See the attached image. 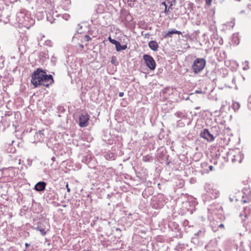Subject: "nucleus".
<instances>
[{"mask_svg":"<svg viewBox=\"0 0 251 251\" xmlns=\"http://www.w3.org/2000/svg\"><path fill=\"white\" fill-rule=\"evenodd\" d=\"M31 82L35 87L39 85L48 87L53 82L51 75H48L46 73L38 69L32 75Z\"/></svg>","mask_w":251,"mask_h":251,"instance_id":"f257e3e1","label":"nucleus"},{"mask_svg":"<svg viewBox=\"0 0 251 251\" xmlns=\"http://www.w3.org/2000/svg\"><path fill=\"white\" fill-rule=\"evenodd\" d=\"M206 64V61L203 58H197L194 61L191 69L194 74H198L203 70Z\"/></svg>","mask_w":251,"mask_h":251,"instance_id":"f03ea898","label":"nucleus"},{"mask_svg":"<svg viewBox=\"0 0 251 251\" xmlns=\"http://www.w3.org/2000/svg\"><path fill=\"white\" fill-rule=\"evenodd\" d=\"M143 59L148 67H149L151 70L155 69L156 63L154 59L151 56L148 54H145L143 56Z\"/></svg>","mask_w":251,"mask_h":251,"instance_id":"7ed1b4c3","label":"nucleus"},{"mask_svg":"<svg viewBox=\"0 0 251 251\" xmlns=\"http://www.w3.org/2000/svg\"><path fill=\"white\" fill-rule=\"evenodd\" d=\"M89 116L87 113H82L79 116V125L81 127H85L88 125Z\"/></svg>","mask_w":251,"mask_h":251,"instance_id":"20e7f679","label":"nucleus"},{"mask_svg":"<svg viewBox=\"0 0 251 251\" xmlns=\"http://www.w3.org/2000/svg\"><path fill=\"white\" fill-rule=\"evenodd\" d=\"M200 136L201 138H203L209 142H212L214 140V137L213 135L211 134L206 129H204L201 132Z\"/></svg>","mask_w":251,"mask_h":251,"instance_id":"39448f33","label":"nucleus"},{"mask_svg":"<svg viewBox=\"0 0 251 251\" xmlns=\"http://www.w3.org/2000/svg\"><path fill=\"white\" fill-rule=\"evenodd\" d=\"M46 183L43 181L38 182L35 186L34 188L37 191H41L45 189Z\"/></svg>","mask_w":251,"mask_h":251,"instance_id":"423d86ee","label":"nucleus"},{"mask_svg":"<svg viewBox=\"0 0 251 251\" xmlns=\"http://www.w3.org/2000/svg\"><path fill=\"white\" fill-rule=\"evenodd\" d=\"M149 48L153 51H156L158 48V45L157 43L155 41H151L149 43Z\"/></svg>","mask_w":251,"mask_h":251,"instance_id":"0eeeda50","label":"nucleus"},{"mask_svg":"<svg viewBox=\"0 0 251 251\" xmlns=\"http://www.w3.org/2000/svg\"><path fill=\"white\" fill-rule=\"evenodd\" d=\"M173 34H181V32L180 31H178L176 29L172 30L171 31H168V32L164 36L165 37H171L172 36V35Z\"/></svg>","mask_w":251,"mask_h":251,"instance_id":"6e6552de","label":"nucleus"},{"mask_svg":"<svg viewBox=\"0 0 251 251\" xmlns=\"http://www.w3.org/2000/svg\"><path fill=\"white\" fill-rule=\"evenodd\" d=\"M105 157L106 159L114 160L115 159V156L114 154L112 152L106 153L105 155Z\"/></svg>","mask_w":251,"mask_h":251,"instance_id":"1a4fd4ad","label":"nucleus"},{"mask_svg":"<svg viewBox=\"0 0 251 251\" xmlns=\"http://www.w3.org/2000/svg\"><path fill=\"white\" fill-rule=\"evenodd\" d=\"M240 107V104L237 102H234L232 104V108L235 111L238 110Z\"/></svg>","mask_w":251,"mask_h":251,"instance_id":"9d476101","label":"nucleus"},{"mask_svg":"<svg viewBox=\"0 0 251 251\" xmlns=\"http://www.w3.org/2000/svg\"><path fill=\"white\" fill-rule=\"evenodd\" d=\"M249 68V62L248 61H245L243 63V69L244 70H247Z\"/></svg>","mask_w":251,"mask_h":251,"instance_id":"9b49d317","label":"nucleus"},{"mask_svg":"<svg viewBox=\"0 0 251 251\" xmlns=\"http://www.w3.org/2000/svg\"><path fill=\"white\" fill-rule=\"evenodd\" d=\"M116 47V50L117 51H120L121 50V49H122V45H121V44L118 42L116 45L115 46Z\"/></svg>","mask_w":251,"mask_h":251,"instance_id":"f8f14e48","label":"nucleus"},{"mask_svg":"<svg viewBox=\"0 0 251 251\" xmlns=\"http://www.w3.org/2000/svg\"><path fill=\"white\" fill-rule=\"evenodd\" d=\"M37 230H39L41 232V233L43 235H44L46 234V232L45 231V230L43 228H41L40 229L39 227H38L37 228H36Z\"/></svg>","mask_w":251,"mask_h":251,"instance_id":"ddd939ff","label":"nucleus"},{"mask_svg":"<svg viewBox=\"0 0 251 251\" xmlns=\"http://www.w3.org/2000/svg\"><path fill=\"white\" fill-rule=\"evenodd\" d=\"M248 106L249 109L251 110V95L249 97L248 99Z\"/></svg>","mask_w":251,"mask_h":251,"instance_id":"4468645a","label":"nucleus"},{"mask_svg":"<svg viewBox=\"0 0 251 251\" xmlns=\"http://www.w3.org/2000/svg\"><path fill=\"white\" fill-rule=\"evenodd\" d=\"M63 18L66 20H68L70 17V15L67 14H65L63 15Z\"/></svg>","mask_w":251,"mask_h":251,"instance_id":"2eb2a0df","label":"nucleus"},{"mask_svg":"<svg viewBox=\"0 0 251 251\" xmlns=\"http://www.w3.org/2000/svg\"><path fill=\"white\" fill-rule=\"evenodd\" d=\"M84 39H85L86 41H90V40L91 39V38L89 35H86L84 36Z\"/></svg>","mask_w":251,"mask_h":251,"instance_id":"dca6fc26","label":"nucleus"},{"mask_svg":"<svg viewBox=\"0 0 251 251\" xmlns=\"http://www.w3.org/2000/svg\"><path fill=\"white\" fill-rule=\"evenodd\" d=\"M176 116H177L178 117H180V118L184 117V116L182 114L179 113V112L176 113Z\"/></svg>","mask_w":251,"mask_h":251,"instance_id":"f3484780","label":"nucleus"},{"mask_svg":"<svg viewBox=\"0 0 251 251\" xmlns=\"http://www.w3.org/2000/svg\"><path fill=\"white\" fill-rule=\"evenodd\" d=\"M171 6L172 5H171V6L169 7L168 9H167V6H166L164 12L167 14L169 10V9L171 8Z\"/></svg>","mask_w":251,"mask_h":251,"instance_id":"a211bd4d","label":"nucleus"},{"mask_svg":"<svg viewBox=\"0 0 251 251\" xmlns=\"http://www.w3.org/2000/svg\"><path fill=\"white\" fill-rule=\"evenodd\" d=\"M119 42H118L117 41H116V40L115 39H113L112 41H111V43L114 45H115V46L116 45V44L118 43Z\"/></svg>","mask_w":251,"mask_h":251,"instance_id":"6ab92c4d","label":"nucleus"},{"mask_svg":"<svg viewBox=\"0 0 251 251\" xmlns=\"http://www.w3.org/2000/svg\"><path fill=\"white\" fill-rule=\"evenodd\" d=\"M212 0H205V2L207 5H210L211 4Z\"/></svg>","mask_w":251,"mask_h":251,"instance_id":"aec40b11","label":"nucleus"},{"mask_svg":"<svg viewBox=\"0 0 251 251\" xmlns=\"http://www.w3.org/2000/svg\"><path fill=\"white\" fill-rule=\"evenodd\" d=\"M215 194H216V195L215 196H214L213 197H212V198L216 199L219 195V192L216 190Z\"/></svg>","mask_w":251,"mask_h":251,"instance_id":"412c9836","label":"nucleus"},{"mask_svg":"<svg viewBox=\"0 0 251 251\" xmlns=\"http://www.w3.org/2000/svg\"><path fill=\"white\" fill-rule=\"evenodd\" d=\"M126 48H127V46L126 45H123V46H122L121 50H125Z\"/></svg>","mask_w":251,"mask_h":251,"instance_id":"4be33fe9","label":"nucleus"},{"mask_svg":"<svg viewBox=\"0 0 251 251\" xmlns=\"http://www.w3.org/2000/svg\"><path fill=\"white\" fill-rule=\"evenodd\" d=\"M124 95V93L123 92H120L119 93V96L120 97H122Z\"/></svg>","mask_w":251,"mask_h":251,"instance_id":"5701e85b","label":"nucleus"},{"mask_svg":"<svg viewBox=\"0 0 251 251\" xmlns=\"http://www.w3.org/2000/svg\"><path fill=\"white\" fill-rule=\"evenodd\" d=\"M66 188H67V191H68V192H70V189L69 188V186H68V184H66Z\"/></svg>","mask_w":251,"mask_h":251,"instance_id":"b1692460","label":"nucleus"},{"mask_svg":"<svg viewBox=\"0 0 251 251\" xmlns=\"http://www.w3.org/2000/svg\"><path fill=\"white\" fill-rule=\"evenodd\" d=\"M23 14L22 13H20L18 14V17H20V16H22Z\"/></svg>","mask_w":251,"mask_h":251,"instance_id":"393cba45","label":"nucleus"},{"mask_svg":"<svg viewBox=\"0 0 251 251\" xmlns=\"http://www.w3.org/2000/svg\"><path fill=\"white\" fill-rule=\"evenodd\" d=\"M209 168L210 171H212L213 170V167L212 166H210Z\"/></svg>","mask_w":251,"mask_h":251,"instance_id":"a878e982","label":"nucleus"},{"mask_svg":"<svg viewBox=\"0 0 251 251\" xmlns=\"http://www.w3.org/2000/svg\"><path fill=\"white\" fill-rule=\"evenodd\" d=\"M162 5H164V6H165V7L167 6V5H166V2H163L162 3Z\"/></svg>","mask_w":251,"mask_h":251,"instance_id":"bb28decb","label":"nucleus"},{"mask_svg":"<svg viewBox=\"0 0 251 251\" xmlns=\"http://www.w3.org/2000/svg\"><path fill=\"white\" fill-rule=\"evenodd\" d=\"M113 39L111 38V37L110 36L108 37V40L111 42V41H112Z\"/></svg>","mask_w":251,"mask_h":251,"instance_id":"cd10ccee","label":"nucleus"},{"mask_svg":"<svg viewBox=\"0 0 251 251\" xmlns=\"http://www.w3.org/2000/svg\"><path fill=\"white\" fill-rule=\"evenodd\" d=\"M224 226V225L223 224H220V226H219V227H223Z\"/></svg>","mask_w":251,"mask_h":251,"instance_id":"c85d7f7f","label":"nucleus"},{"mask_svg":"<svg viewBox=\"0 0 251 251\" xmlns=\"http://www.w3.org/2000/svg\"><path fill=\"white\" fill-rule=\"evenodd\" d=\"M25 245L26 247H27L29 246V245L28 243H25Z\"/></svg>","mask_w":251,"mask_h":251,"instance_id":"c756f323","label":"nucleus"},{"mask_svg":"<svg viewBox=\"0 0 251 251\" xmlns=\"http://www.w3.org/2000/svg\"><path fill=\"white\" fill-rule=\"evenodd\" d=\"M196 93H200V92L199 91L197 90V91H196Z\"/></svg>","mask_w":251,"mask_h":251,"instance_id":"7c9ffc66","label":"nucleus"},{"mask_svg":"<svg viewBox=\"0 0 251 251\" xmlns=\"http://www.w3.org/2000/svg\"><path fill=\"white\" fill-rule=\"evenodd\" d=\"M243 202H244V203L247 202V201H246L245 200L243 201Z\"/></svg>","mask_w":251,"mask_h":251,"instance_id":"2f4dec72","label":"nucleus"},{"mask_svg":"<svg viewBox=\"0 0 251 251\" xmlns=\"http://www.w3.org/2000/svg\"><path fill=\"white\" fill-rule=\"evenodd\" d=\"M19 22H22V20H19Z\"/></svg>","mask_w":251,"mask_h":251,"instance_id":"473e14b6","label":"nucleus"}]
</instances>
